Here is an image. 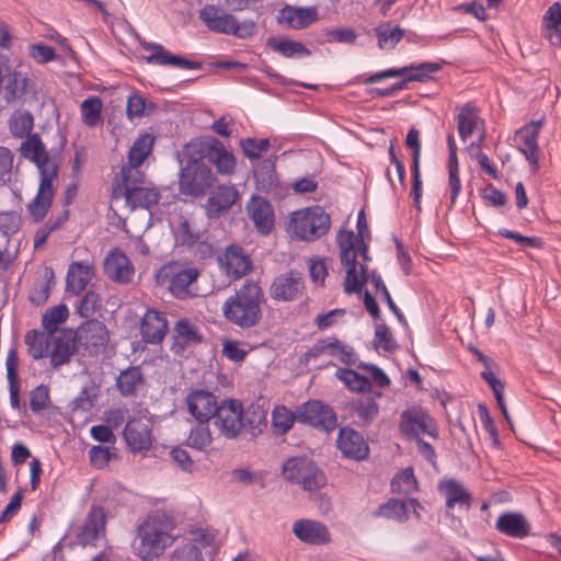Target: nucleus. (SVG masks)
Wrapping results in <instances>:
<instances>
[{"label":"nucleus","mask_w":561,"mask_h":561,"mask_svg":"<svg viewBox=\"0 0 561 561\" xmlns=\"http://www.w3.org/2000/svg\"><path fill=\"white\" fill-rule=\"evenodd\" d=\"M515 141L519 151L525 156L533 172L539 169V146L538 136L529 129L519 128L515 134Z\"/></svg>","instance_id":"2f4dec72"},{"label":"nucleus","mask_w":561,"mask_h":561,"mask_svg":"<svg viewBox=\"0 0 561 561\" xmlns=\"http://www.w3.org/2000/svg\"><path fill=\"white\" fill-rule=\"evenodd\" d=\"M199 272L180 262L164 264L154 275V280H197Z\"/></svg>","instance_id":"c9c22d12"},{"label":"nucleus","mask_w":561,"mask_h":561,"mask_svg":"<svg viewBox=\"0 0 561 561\" xmlns=\"http://www.w3.org/2000/svg\"><path fill=\"white\" fill-rule=\"evenodd\" d=\"M19 356L15 348H10L5 359L7 379L10 394V405L13 410H25V404L21 402V381L18 374Z\"/></svg>","instance_id":"c85d7f7f"},{"label":"nucleus","mask_w":561,"mask_h":561,"mask_svg":"<svg viewBox=\"0 0 561 561\" xmlns=\"http://www.w3.org/2000/svg\"><path fill=\"white\" fill-rule=\"evenodd\" d=\"M316 7L285 5L278 14V22L288 28L301 30L313 24L318 20Z\"/></svg>","instance_id":"393cba45"},{"label":"nucleus","mask_w":561,"mask_h":561,"mask_svg":"<svg viewBox=\"0 0 561 561\" xmlns=\"http://www.w3.org/2000/svg\"><path fill=\"white\" fill-rule=\"evenodd\" d=\"M266 45L285 58H304L311 55V50L305 44L285 36H270Z\"/></svg>","instance_id":"7c9ffc66"},{"label":"nucleus","mask_w":561,"mask_h":561,"mask_svg":"<svg viewBox=\"0 0 561 561\" xmlns=\"http://www.w3.org/2000/svg\"><path fill=\"white\" fill-rule=\"evenodd\" d=\"M295 420V414L284 405H278L273 410V426L279 434L288 432L293 427Z\"/></svg>","instance_id":"603ef678"},{"label":"nucleus","mask_w":561,"mask_h":561,"mask_svg":"<svg viewBox=\"0 0 561 561\" xmlns=\"http://www.w3.org/2000/svg\"><path fill=\"white\" fill-rule=\"evenodd\" d=\"M122 196L125 197L126 203L130 205L131 208L139 207L150 209L160 201V192L158 190L142 185L124 191Z\"/></svg>","instance_id":"473e14b6"},{"label":"nucleus","mask_w":561,"mask_h":561,"mask_svg":"<svg viewBox=\"0 0 561 561\" xmlns=\"http://www.w3.org/2000/svg\"><path fill=\"white\" fill-rule=\"evenodd\" d=\"M78 340L88 351L98 352L107 343V331L102 323L92 322L79 331Z\"/></svg>","instance_id":"72a5a7b5"},{"label":"nucleus","mask_w":561,"mask_h":561,"mask_svg":"<svg viewBox=\"0 0 561 561\" xmlns=\"http://www.w3.org/2000/svg\"><path fill=\"white\" fill-rule=\"evenodd\" d=\"M82 122L89 127H95L102 122V101L98 96L85 99L80 105Z\"/></svg>","instance_id":"a18cd8bd"},{"label":"nucleus","mask_w":561,"mask_h":561,"mask_svg":"<svg viewBox=\"0 0 561 561\" xmlns=\"http://www.w3.org/2000/svg\"><path fill=\"white\" fill-rule=\"evenodd\" d=\"M22 218L16 211H0V233L3 237L10 238L20 230Z\"/></svg>","instance_id":"4d7b16f0"},{"label":"nucleus","mask_w":561,"mask_h":561,"mask_svg":"<svg viewBox=\"0 0 561 561\" xmlns=\"http://www.w3.org/2000/svg\"><path fill=\"white\" fill-rule=\"evenodd\" d=\"M168 331V321L163 313L149 309L142 317L140 334L142 340L149 344L162 342Z\"/></svg>","instance_id":"a878e982"},{"label":"nucleus","mask_w":561,"mask_h":561,"mask_svg":"<svg viewBox=\"0 0 561 561\" xmlns=\"http://www.w3.org/2000/svg\"><path fill=\"white\" fill-rule=\"evenodd\" d=\"M21 154L32 161L39 171V186L34 199L27 205V210L34 222L42 221L54 197L53 181L57 179L58 165L54 162L38 134H31L21 144Z\"/></svg>","instance_id":"f257e3e1"},{"label":"nucleus","mask_w":561,"mask_h":561,"mask_svg":"<svg viewBox=\"0 0 561 561\" xmlns=\"http://www.w3.org/2000/svg\"><path fill=\"white\" fill-rule=\"evenodd\" d=\"M51 334L37 332L36 330L28 331L25 334V344L30 356L34 359H42L48 356L50 348Z\"/></svg>","instance_id":"ea45409f"},{"label":"nucleus","mask_w":561,"mask_h":561,"mask_svg":"<svg viewBox=\"0 0 561 561\" xmlns=\"http://www.w3.org/2000/svg\"><path fill=\"white\" fill-rule=\"evenodd\" d=\"M339 340L336 337H328L317 341L312 347L306 353L307 358H317L323 354L330 356L335 355Z\"/></svg>","instance_id":"0e129e2a"},{"label":"nucleus","mask_w":561,"mask_h":561,"mask_svg":"<svg viewBox=\"0 0 561 561\" xmlns=\"http://www.w3.org/2000/svg\"><path fill=\"white\" fill-rule=\"evenodd\" d=\"M293 534L301 542L310 546H323L331 542V533L321 522L302 518L293 524Z\"/></svg>","instance_id":"f3484780"},{"label":"nucleus","mask_w":561,"mask_h":561,"mask_svg":"<svg viewBox=\"0 0 561 561\" xmlns=\"http://www.w3.org/2000/svg\"><path fill=\"white\" fill-rule=\"evenodd\" d=\"M330 226V215L321 206L314 205L293 211L287 231L294 239L312 242L325 236Z\"/></svg>","instance_id":"39448f33"},{"label":"nucleus","mask_w":561,"mask_h":561,"mask_svg":"<svg viewBox=\"0 0 561 561\" xmlns=\"http://www.w3.org/2000/svg\"><path fill=\"white\" fill-rule=\"evenodd\" d=\"M156 137L150 133H140L128 150V162L142 164L152 151Z\"/></svg>","instance_id":"58836bf2"},{"label":"nucleus","mask_w":561,"mask_h":561,"mask_svg":"<svg viewBox=\"0 0 561 561\" xmlns=\"http://www.w3.org/2000/svg\"><path fill=\"white\" fill-rule=\"evenodd\" d=\"M96 398L98 393L94 387H84L82 388L78 397L73 399L71 403V409L73 412H88L94 407Z\"/></svg>","instance_id":"052dcab7"},{"label":"nucleus","mask_w":561,"mask_h":561,"mask_svg":"<svg viewBox=\"0 0 561 561\" xmlns=\"http://www.w3.org/2000/svg\"><path fill=\"white\" fill-rule=\"evenodd\" d=\"M264 296L259 283H244L222 306L227 321L241 329H251L262 319Z\"/></svg>","instance_id":"20e7f679"},{"label":"nucleus","mask_w":561,"mask_h":561,"mask_svg":"<svg viewBox=\"0 0 561 561\" xmlns=\"http://www.w3.org/2000/svg\"><path fill=\"white\" fill-rule=\"evenodd\" d=\"M332 262L319 256L309 259L308 268L311 280H324L329 276V265Z\"/></svg>","instance_id":"338daca9"},{"label":"nucleus","mask_w":561,"mask_h":561,"mask_svg":"<svg viewBox=\"0 0 561 561\" xmlns=\"http://www.w3.org/2000/svg\"><path fill=\"white\" fill-rule=\"evenodd\" d=\"M216 175L199 159H190L180 170L179 188L184 195L202 197L213 187Z\"/></svg>","instance_id":"423d86ee"},{"label":"nucleus","mask_w":561,"mask_h":561,"mask_svg":"<svg viewBox=\"0 0 561 561\" xmlns=\"http://www.w3.org/2000/svg\"><path fill=\"white\" fill-rule=\"evenodd\" d=\"M417 488L412 468H405L394 476L391 481V491L398 494H410Z\"/></svg>","instance_id":"8fccbe9b"},{"label":"nucleus","mask_w":561,"mask_h":561,"mask_svg":"<svg viewBox=\"0 0 561 561\" xmlns=\"http://www.w3.org/2000/svg\"><path fill=\"white\" fill-rule=\"evenodd\" d=\"M4 89L8 101L21 98L26 92L27 79L20 72H13L8 77Z\"/></svg>","instance_id":"5fc2aeb1"},{"label":"nucleus","mask_w":561,"mask_h":561,"mask_svg":"<svg viewBox=\"0 0 561 561\" xmlns=\"http://www.w3.org/2000/svg\"><path fill=\"white\" fill-rule=\"evenodd\" d=\"M199 19L213 32L224 34L233 32L234 16L215 5H205L199 11Z\"/></svg>","instance_id":"c756f323"},{"label":"nucleus","mask_w":561,"mask_h":561,"mask_svg":"<svg viewBox=\"0 0 561 561\" xmlns=\"http://www.w3.org/2000/svg\"><path fill=\"white\" fill-rule=\"evenodd\" d=\"M127 447L133 453H142L150 449L152 444L149 421L144 417L129 420L123 432Z\"/></svg>","instance_id":"4468645a"},{"label":"nucleus","mask_w":561,"mask_h":561,"mask_svg":"<svg viewBox=\"0 0 561 561\" xmlns=\"http://www.w3.org/2000/svg\"><path fill=\"white\" fill-rule=\"evenodd\" d=\"M399 427L401 433L409 438L417 439L421 434H427L433 438L438 437V428L435 421L421 409L403 411Z\"/></svg>","instance_id":"1a4fd4ad"},{"label":"nucleus","mask_w":561,"mask_h":561,"mask_svg":"<svg viewBox=\"0 0 561 561\" xmlns=\"http://www.w3.org/2000/svg\"><path fill=\"white\" fill-rule=\"evenodd\" d=\"M106 513L101 506H92L77 534L78 542L82 546L93 545L105 534Z\"/></svg>","instance_id":"6ab92c4d"},{"label":"nucleus","mask_w":561,"mask_h":561,"mask_svg":"<svg viewBox=\"0 0 561 561\" xmlns=\"http://www.w3.org/2000/svg\"><path fill=\"white\" fill-rule=\"evenodd\" d=\"M199 146L201 156L213 163L218 173L229 175L234 172L237 164L234 156L225 148L219 139L211 137L206 141H201Z\"/></svg>","instance_id":"f8f14e48"},{"label":"nucleus","mask_w":561,"mask_h":561,"mask_svg":"<svg viewBox=\"0 0 561 561\" xmlns=\"http://www.w3.org/2000/svg\"><path fill=\"white\" fill-rule=\"evenodd\" d=\"M380 49H393L404 36V30L400 26H391L390 23L379 25L375 28Z\"/></svg>","instance_id":"37998d69"},{"label":"nucleus","mask_w":561,"mask_h":561,"mask_svg":"<svg viewBox=\"0 0 561 561\" xmlns=\"http://www.w3.org/2000/svg\"><path fill=\"white\" fill-rule=\"evenodd\" d=\"M245 157L250 160L259 159L270 147L268 139L245 138L240 141Z\"/></svg>","instance_id":"680f3d73"},{"label":"nucleus","mask_w":561,"mask_h":561,"mask_svg":"<svg viewBox=\"0 0 561 561\" xmlns=\"http://www.w3.org/2000/svg\"><path fill=\"white\" fill-rule=\"evenodd\" d=\"M28 396L30 409L34 413L44 411L49 404V389L45 385L37 386L28 393Z\"/></svg>","instance_id":"e2e57ef3"},{"label":"nucleus","mask_w":561,"mask_h":561,"mask_svg":"<svg viewBox=\"0 0 561 561\" xmlns=\"http://www.w3.org/2000/svg\"><path fill=\"white\" fill-rule=\"evenodd\" d=\"M116 457L114 447L92 446L89 450L91 465L96 469L105 468Z\"/></svg>","instance_id":"6e6d98bb"},{"label":"nucleus","mask_w":561,"mask_h":561,"mask_svg":"<svg viewBox=\"0 0 561 561\" xmlns=\"http://www.w3.org/2000/svg\"><path fill=\"white\" fill-rule=\"evenodd\" d=\"M419 508H421V505L415 499H390L388 502L380 505L376 510L374 516L385 517L388 519H394L400 523H403L410 519L411 514H413L417 519H420L421 516L419 513Z\"/></svg>","instance_id":"4be33fe9"},{"label":"nucleus","mask_w":561,"mask_h":561,"mask_svg":"<svg viewBox=\"0 0 561 561\" xmlns=\"http://www.w3.org/2000/svg\"><path fill=\"white\" fill-rule=\"evenodd\" d=\"M174 529L175 522L170 514L159 510L151 512L137 527L136 554L144 561L160 557L175 541Z\"/></svg>","instance_id":"7ed1b4c3"},{"label":"nucleus","mask_w":561,"mask_h":561,"mask_svg":"<svg viewBox=\"0 0 561 561\" xmlns=\"http://www.w3.org/2000/svg\"><path fill=\"white\" fill-rule=\"evenodd\" d=\"M444 64H446L445 60H442V62L426 61L420 64H411L400 68H388L370 75L364 80V83L374 84L401 75H408L411 82H427L433 79V73L438 72L443 68Z\"/></svg>","instance_id":"6e6552de"},{"label":"nucleus","mask_w":561,"mask_h":561,"mask_svg":"<svg viewBox=\"0 0 561 561\" xmlns=\"http://www.w3.org/2000/svg\"><path fill=\"white\" fill-rule=\"evenodd\" d=\"M239 199V192L234 185H218L210 192L204 206L209 219H216L228 211Z\"/></svg>","instance_id":"dca6fc26"},{"label":"nucleus","mask_w":561,"mask_h":561,"mask_svg":"<svg viewBox=\"0 0 561 561\" xmlns=\"http://www.w3.org/2000/svg\"><path fill=\"white\" fill-rule=\"evenodd\" d=\"M76 334L72 331H59L51 334L48 356L53 368L67 364L76 353Z\"/></svg>","instance_id":"412c9836"},{"label":"nucleus","mask_w":561,"mask_h":561,"mask_svg":"<svg viewBox=\"0 0 561 561\" xmlns=\"http://www.w3.org/2000/svg\"><path fill=\"white\" fill-rule=\"evenodd\" d=\"M283 476L286 480L297 483L306 491H313L325 484L323 472L308 458L294 457L283 466Z\"/></svg>","instance_id":"0eeeda50"},{"label":"nucleus","mask_w":561,"mask_h":561,"mask_svg":"<svg viewBox=\"0 0 561 561\" xmlns=\"http://www.w3.org/2000/svg\"><path fill=\"white\" fill-rule=\"evenodd\" d=\"M215 425L227 438H234L244 426L242 404L238 400H226L217 409Z\"/></svg>","instance_id":"9d476101"},{"label":"nucleus","mask_w":561,"mask_h":561,"mask_svg":"<svg viewBox=\"0 0 561 561\" xmlns=\"http://www.w3.org/2000/svg\"><path fill=\"white\" fill-rule=\"evenodd\" d=\"M141 47L150 51V55L145 59L150 65L170 66L179 69H201L203 64L201 61L188 60L180 55H173L168 51L163 45L158 43L142 42Z\"/></svg>","instance_id":"ddd939ff"},{"label":"nucleus","mask_w":561,"mask_h":561,"mask_svg":"<svg viewBox=\"0 0 561 561\" xmlns=\"http://www.w3.org/2000/svg\"><path fill=\"white\" fill-rule=\"evenodd\" d=\"M336 445L343 457L362 461L369 455V446L363 435L351 427H342L339 431Z\"/></svg>","instance_id":"2eb2a0df"},{"label":"nucleus","mask_w":561,"mask_h":561,"mask_svg":"<svg viewBox=\"0 0 561 561\" xmlns=\"http://www.w3.org/2000/svg\"><path fill=\"white\" fill-rule=\"evenodd\" d=\"M201 336L196 325L188 319H180L174 325V343L172 350L175 353L182 352L186 346L198 343Z\"/></svg>","instance_id":"e433bc0d"},{"label":"nucleus","mask_w":561,"mask_h":561,"mask_svg":"<svg viewBox=\"0 0 561 561\" xmlns=\"http://www.w3.org/2000/svg\"><path fill=\"white\" fill-rule=\"evenodd\" d=\"M100 307V297L93 290H87L80 300L79 314L89 318L94 314Z\"/></svg>","instance_id":"774afa93"},{"label":"nucleus","mask_w":561,"mask_h":561,"mask_svg":"<svg viewBox=\"0 0 561 561\" xmlns=\"http://www.w3.org/2000/svg\"><path fill=\"white\" fill-rule=\"evenodd\" d=\"M457 129L460 139L465 142L474 131L479 121L478 108L472 103L457 107Z\"/></svg>","instance_id":"4c0bfd02"},{"label":"nucleus","mask_w":561,"mask_h":561,"mask_svg":"<svg viewBox=\"0 0 561 561\" xmlns=\"http://www.w3.org/2000/svg\"><path fill=\"white\" fill-rule=\"evenodd\" d=\"M328 43L355 44L357 34L351 27L346 28H325L323 31Z\"/></svg>","instance_id":"69168bd1"},{"label":"nucleus","mask_w":561,"mask_h":561,"mask_svg":"<svg viewBox=\"0 0 561 561\" xmlns=\"http://www.w3.org/2000/svg\"><path fill=\"white\" fill-rule=\"evenodd\" d=\"M335 377L353 392H368L371 389L370 380L350 368H339Z\"/></svg>","instance_id":"79ce46f5"},{"label":"nucleus","mask_w":561,"mask_h":561,"mask_svg":"<svg viewBox=\"0 0 561 561\" xmlns=\"http://www.w3.org/2000/svg\"><path fill=\"white\" fill-rule=\"evenodd\" d=\"M103 270L110 280H131L135 275L131 261L119 248L108 251L103 262Z\"/></svg>","instance_id":"aec40b11"},{"label":"nucleus","mask_w":561,"mask_h":561,"mask_svg":"<svg viewBox=\"0 0 561 561\" xmlns=\"http://www.w3.org/2000/svg\"><path fill=\"white\" fill-rule=\"evenodd\" d=\"M220 267L227 276L236 279L244 276L252 267V261L244 250L239 245H229L222 257H219Z\"/></svg>","instance_id":"b1692460"},{"label":"nucleus","mask_w":561,"mask_h":561,"mask_svg":"<svg viewBox=\"0 0 561 561\" xmlns=\"http://www.w3.org/2000/svg\"><path fill=\"white\" fill-rule=\"evenodd\" d=\"M187 445L192 448L202 450L211 442V435L207 423H199L193 427L187 437Z\"/></svg>","instance_id":"864d4df0"},{"label":"nucleus","mask_w":561,"mask_h":561,"mask_svg":"<svg viewBox=\"0 0 561 561\" xmlns=\"http://www.w3.org/2000/svg\"><path fill=\"white\" fill-rule=\"evenodd\" d=\"M270 294L275 300H295L302 294V283H272Z\"/></svg>","instance_id":"3c124183"},{"label":"nucleus","mask_w":561,"mask_h":561,"mask_svg":"<svg viewBox=\"0 0 561 561\" xmlns=\"http://www.w3.org/2000/svg\"><path fill=\"white\" fill-rule=\"evenodd\" d=\"M495 529L507 537L523 539L530 535L531 527L523 514L506 512L497 517Z\"/></svg>","instance_id":"cd10ccee"},{"label":"nucleus","mask_w":561,"mask_h":561,"mask_svg":"<svg viewBox=\"0 0 561 561\" xmlns=\"http://www.w3.org/2000/svg\"><path fill=\"white\" fill-rule=\"evenodd\" d=\"M93 277V265L87 261H78L69 265L65 280H92Z\"/></svg>","instance_id":"13d9d810"},{"label":"nucleus","mask_w":561,"mask_h":561,"mask_svg":"<svg viewBox=\"0 0 561 561\" xmlns=\"http://www.w3.org/2000/svg\"><path fill=\"white\" fill-rule=\"evenodd\" d=\"M34 118L27 111H18L9 119V129L14 137L23 138L31 135Z\"/></svg>","instance_id":"49530a36"},{"label":"nucleus","mask_w":561,"mask_h":561,"mask_svg":"<svg viewBox=\"0 0 561 561\" xmlns=\"http://www.w3.org/2000/svg\"><path fill=\"white\" fill-rule=\"evenodd\" d=\"M437 490L445 497L448 508H454L456 505L466 510L470 508L471 494L460 481L454 478H444L438 482Z\"/></svg>","instance_id":"bb28decb"},{"label":"nucleus","mask_w":561,"mask_h":561,"mask_svg":"<svg viewBox=\"0 0 561 561\" xmlns=\"http://www.w3.org/2000/svg\"><path fill=\"white\" fill-rule=\"evenodd\" d=\"M356 229L357 233L352 230H340L336 236L341 265L345 270L344 280H381L380 275L369 273L366 265L370 257L368 247L364 242L367 221L363 209L357 215Z\"/></svg>","instance_id":"f03ea898"},{"label":"nucleus","mask_w":561,"mask_h":561,"mask_svg":"<svg viewBox=\"0 0 561 561\" xmlns=\"http://www.w3.org/2000/svg\"><path fill=\"white\" fill-rule=\"evenodd\" d=\"M144 382V376L139 367H130L123 370L117 380L116 386L122 396L128 397L135 394L138 387Z\"/></svg>","instance_id":"a19ab883"},{"label":"nucleus","mask_w":561,"mask_h":561,"mask_svg":"<svg viewBox=\"0 0 561 561\" xmlns=\"http://www.w3.org/2000/svg\"><path fill=\"white\" fill-rule=\"evenodd\" d=\"M352 410L357 415L360 425H368L377 417L379 405L374 398L364 397L352 403Z\"/></svg>","instance_id":"c03bdc74"},{"label":"nucleus","mask_w":561,"mask_h":561,"mask_svg":"<svg viewBox=\"0 0 561 561\" xmlns=\"http://www.w3.org/2000/svg\"><path fill=\"white\" fill-rule=\"evenodd\" d=\"M297 419L313 427L330 432L336 426V415L333 410L321 401H309L298 410Z\"/></svg>","instance_id":"9b49d317"},{"label":"nucleus","mask_w":561,"mask_h":561,"mask_svg":"<svg viewBox=\"0 0 561 561\" xmlns=\"http://www.w3.org/2000/svg\"><path fill=\"white\" fill-rule=\"evenodd\" d=\"M188 412L199 422L208 423L214 417L219 404L209 391L193 390L186 397Z\"/></svg>","instance_id":"a211bd4d"},{"label":"nucleus","mask_w":561,"mask_h":561,"mask_svg":"<svg viewBox=\"0 0 561 561\" xmlns=\"http://www.w3.org/2000/svg\"><path fill=\"white\" fill-rule=\"evenodd\" d=\"M141 164L129 163L124 164L119 171V174L116 178V182L118 183V187L114 188V195L121 196L124 191H127L131 187L141 186L145 183L146 175L139 169Z\"/></svg>","instance_id":"f704fd0d"},{"label":"nucleus","mask_w":561,"mask_h":561,"mask_svg":"<svg viewBox=\"0 0 561 561\" xmlns=\"http://www.w3.org/2000/svg\"><path fill=\"white\" fill-rule=\"evenodd\" d=\"M198 283H169V290L179 299L205 297L214 291V288L201 289Z\"/></svg>","instance_id":"09e8293b"},{"label":"nucleus","mask_w":561,"mask_h":561,"mask_svg":"<svg viewBox=\"0 0 561 561\" xmlns=\"http://www.w3.org/2000/svg\"><path fill=\"white\" fill-rule=\"evenodd\" d=\"M374 344L376 348H381L386 352H391L397 348V343L387 324H376Z\"/></svg>","instance_id":"bf43d9fd"},{"label":"nucleus","mask_w":561,"mask_h":561,"mask_svg":"<svg viewBox=\"0 0 561 561\" xmlns=\"http://www.w3.org/2000/svg\"><path fill=\"white\" fill-rule=\"evenodd\" d=\"M69 316L66 305L55 306L46 310L42 317V324L44 329L50 334H57V328L64 323Z\"/></svg>","instance_id":"de8ad7c7"},{"label":"nucleus","mask_w":561,"mask_h":561,"mask_svg":"<svg viewBox=\"0 0 561 561\" xmlns=\"http://www.w3.org/2000/svg\"><path fill=\"white\" fill-rule=\"evenodd\" d=\"M247 210L257 231L263 234L272 231L275 222L274 209L266 198L254 195L248 203Z\"/></svg>","instance_id":"5701e85b"}]
</instances>
